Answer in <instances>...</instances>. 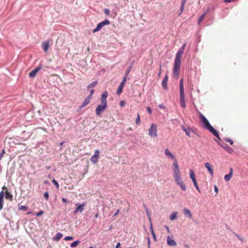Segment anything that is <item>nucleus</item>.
<instances>
[{"label": "nucleus", "mask_w": 248, "mask_h": 248, "mask_svg": "<svg viewBox=\"0 0 248 248\" xmlns=\"http://www.w3.org/2000/svg\"><path fill=\"white\" fill-rule=\"evenodd\" d=\"M44 211H41L38 212L37 213H36V216L37 217L41 216L44 214Z\"/></svg>", "instance_id": "nucleus-42"}, {"label": "nucleus", "mask_w": 248, "mask_h": 248, "mask_svg": "<svg viewBox=\"0 0 248 248\" xmlns=\"http://www.w3.org/2000/svg\"><path fill=\"white\" fill-rule=\"evenodd\" d=\"M204 166L205 168L207 169L208 171H209L211 175L213 176L214 170L213 168L211 167V164L209 162H206L204 164Z\"/></svg>", "instance_id": "nucleus-15"}, {"label": "nucleus", "mask_w": 248, "mask_h": 248, "mask_svg": "<svg viewBox=\"0 0 248 248\" xmlns=\"http://www.w3.org/2000/svg\"><path fill=\"white\" fill-rule=\"evenodd\" d=\"M152 234L153 235V238H154V240L155 241H156V235H155V234L154 231V230H152Z\"/></svg>", "instance_id": "nucleus-40"}, {"label": "nucleus", "mask_w": 248, "mask_h": 248, "mask_svg": "<svg viewBox=\"0 0 248 248\" xmlns=\"http://www.w3.org/2000/svg\"><path fill=\"white\" fill-rule=\"evenodd\" d=\"M218 144L221 147H222L223 148H224L228 153L232 154L233 152V150H232V148H231L230 147L228 146L227 145H226L225 144H222L219 142H218Z\"/></svg>", "instance_id": "nucleus-11"}, {"label": "nucleus", "mask_w": 248, "mask_h": 248, "mask_svg": "<svg viewBox=\"0 0 248 248\" xmlns=\"http://www.w3.org/2000/svg\"><path fill=\"white\" fill-rule=\"evenodd\" d=\"M3 189H6V187L5 186H3L2 188Z\"/></svg>", "instance_id": "nucleus-62"}, {"label": "nucleus", "mask_w": 248, "mask_h": 248, "mask_svg": "<svg viewBox=\"0 0 248 248\" xmlns=\"http://www.w3.org/2000/svg\"><path fill=\"white\" fill-rule=\"evenodd\" d=\"M108 96V92L107 91H105L102 94L101 98L107 99V98Z\"/></svg>", "instance_id": "nucleus-29"}, {"label": "nucleus", "mask_w": 248, "mask_h": 248, "mask_svg": "<svg viewBox=\"0 0 248 248\" xmlns=\"http://www.w3.org/2000/svg\"><path fill=\"white\" fill-rule=\"evenodd\" d=\"M186 43H184L181 48L178 50L177 52L176 57L175 58L174 66L173 68V77L175 79H178L179 78V75L180 74V66H181V60L182 57V55L184 53V50L186 46Z\"/></svg>", "instance_id": "nucleus-2"}, {"label": "nucleus", "mask_w": 248, "mask_h": 248, "mask_svg": "<svg viewBox=\"0 0 248 248\" xmlns=\"http://www.w3.org/2000/svg\"><path fill=\"white\" fill-rule=\"evenodd\" d=\"M205 16H206V14H203L199 18L198 21V24H200L202 21V20H203V19L205 17Z\"/></svg>", "instance_id": "nucleus-28"}, {"label": "nucleus", "mask_w": 248, "mask_h": 248, "mask_svg": "<svg viewBox=\"0 0 248 248\" xmlns=\"http://www.w3.org/2000/svg\"><path fill=\"white\" fill-rule=\"evenodd\" d=\"M184 7H185V4H181V13H180L179 15H181L183 11H184Z\"/></svg>", "instance_id": "nucleus-45"}, {"label": "nucleus", "mask_w": 248, "mask_h": 248, "mask_svg": "<svg viewBox=\"0 0 248 248\" xmlns=\"http://www.w3.org/2000/svg\"><path fill=\"white\" fill-rule=\"evenodd\" d=\"M91 99L92 98H91V96H88L85 98V99L84 100V101H83L82 104L81 105V106H80V108H83L85 107V106H86L87 105H88L89 104V103L90 102Z\"/></svg>", "instance_id": "nucleus-14"}, {"label": "nucleus", "mask_w": 248, "mask_h": 248, "mask_svg": "<svg viewBox=\"0 0 248 248\" xmlns=\"http://www.w3.org/2000/svg\"><path fill=\"white\" fill-rule=\"evenodd\" d=\"M160 74H161V68H160V71L158 73V76H159L160 75Z\"/></svg>", "instance_id": "nucleus-61"}, {"label": "nucleus", "mask_w": 248, "mask_h": 248, "mask_svg": "<svg viewBox=\"0 0 248 248\" xmlns=\"http://www.w3.org/2000/svg\"><path fill=\"white\" fill-rule=\"evenodd\" d=\"M224 140H225L226 141L229 142V143H230V144H231V145H232V144H233V141H232L231 139H229V138H225V139H224Z\"/></svg>", "instance_id": "nucleus-33"}, {"label": "nucleus", "mask_w": 248, "mask_h": 248, "mask_svg": "<svg viewBox=\"0 0 248 248\" xmlns=\"http://www.w3.org/2000/svg\"><path fill=\"white\" fill-rule=\"evenodd\" d=\"M189 176L193 182L196 181L195 173L193 170H189Z\"/></svg>", "instance_id": "nucleus-18"}, {"label": "nucleus", "mask_w": 248, "mask_h": 248, "mask_svg": "<svg viewBox=\"0 0 248 248\" xmlns=\"http://www.w3.org/2000/svg\"><path fill=\"white\" fill-rule=\"evenodd\" d=\"M104 13H105V14L106 15H109V13H110L109 10H108V9H105L104 10Z\"/></svg>", "instance_id": "nucleus-44"}, {"label": "nucleus", "mask_w": 248, "mask_h": 248, "mask_svg": "<svg viewBox=\"0 0 248 248\" xmlns=\"http://www.w3.org/2000/svg\"><path fill=\"white\" fill-rule=\"evenodd\" d=\"M149 135L151 138H156L157 137V125L155 124H152L149 129Z\"/></svg>", "instance_id": "nucleus-4"}, {"label": "nucleus", "mask_w": 248, "mask_h": 248, "mask_svg": "<svg viewBox=\"0 0 248 248\" xmlns=\"http://www.w3.org/2000/svg\"><path fill=\"white\" fill-rule=\"evenodd\" d=\"M120 212V210H117V211L115 213V214H114V216H117Z\"/></svg>", "instance_id": "nucleus-53"}, {"label": "nucleus", "mask_w": 248, "mask_h": 248, "mask_svg": "<svg viewBox=\"0 0 248 248\" xmlns=\"http://www.w3.org/2000/svg\"><path fill=\"white\" fill-rule=\"evenodd\" d=\"M131 70V67H129L125 72V76L124 77H126L129 75L130 72Z\"/></svg>", "instance_id": "nucleus-39"}, {"label": "nucleus", "mask_w": 248, "mask_h": 248, "mask_svg": "<svg viewBox=\"0 0 248 248\" xmlns=\"http://www.w3.org/2000/svg\"><path fill=\"white\" fill-rule=\"evenodd\" d=\"M147 110L150 114L152 113V110L149 107L147 108Z\"/></svg>", "instance_id": "nucleus-50"}, {"label": "nucleus", "mask_w": 248, "mask_h": 248, "mask_svg": "<svg viewBox=\"0 0 248 248\" xmlns=\"http://www.w3.org/2000/svg\"><path fill=\"white\" fill-rule=\"evenodd\" d=\"M97 84V81H94V82H92V83L90 84L88 86L87 88H88V89H90L91 88L94 87L96 86Z\"/></svg>", "instance_id": "nucleus-27"}, {"label": "nucleus", "mask_w": 248, "mask_h": 248, "mask_svg": "<svg viewBox=\"0 0 248 248\" xmlns=\"http://www.w3.org/2000/svg\"><path fill=\"white\" fill-rule=\"evenodd\" d=\"M168 80V77L167 75H166L164 79L162 80V86H163L164 89L165 90L168 89V86H167Z\"/></svg>", "instance_id": "nucleus-16"}, {"label": "nucleus", "mask_w": 248, "mask_h": 248, "mask_svg": "<svg viewBox=\"0 0 248 248\" xmlns=\"http://www.w3.org/2000/svg\"><path fill=\"white\" fill-rule=\"evenodd\" d=\"M233 170L232 168H230V172L228 174L225 175L224 180L226 182H229L232 176Z\"/></svg>", "instance_id": "nucleus-17"}, {"label": "nucleus", "mask_w": 248, "mask_h": 248, "mask_svg": "<svg viewBox=\"0 0 248 248\" xmlns=\"http://www.w3.org/2000/svg\"><path fill=\"white\" fill-rule=\"evenodd\" d=\"M109 24L110 21L108 20H105L104 21L99 23L97 25L96 28L93 30V32H95L99 31L103 27H104L105 25H109Z\"/></svg>", "instance_id": "nucleus-5"}, {"label": "nucleus", "mask_w": 248, "mask_h": 248, "mask_svg": "<svg viewBox=\"0 0 248 248\" xmlns=\"http://www.w3.org/2000/svg\"><path fill=\"white\" fill-rule=\"evenodd\" d=\"M140 115L139 113L137 114V118L136 120V124L137 125L140 124Z\"/></svg>", "instance_id": "nucleus-31"}, {"label": "nucleus", "mask_w": 248, "mask_h": 248, "mask_svg": "<svg viewBox=\"0 0 248 248\" xmlns=\"http://www.w3.org/2000/svg\"><path fill=\"white\" fill-rule=\"evenodd\" d=\"M44 197L46 199V201H47L48 200V197H49L48 193L47 192H46L44 193Z\"/></svg>", "instance_id": "nucleus-37"}, {"label": "nucleus", "mask_w": 248, "mask_h": 248, "mask_svg": "<svg viewBox=\"0 0 248 248\" xmlns=\"http://www.w3.org/2000/svg\"><path fill=\"white\" fill-rule=\"evenodd\" d=\"M3 199H0V210H1L3 208Z\"/></svg>", "instance_id": "nucleus-35"}, {"label": "nucleus", "mask_w": 248, "mask_h": 248, "mask_svg": "<svg viewBox=\"0 0 248 248\" xmlns=\"http://www.w3.org/2000/svg\"><path fill=\"white\" fill-rule=\"evenodd\" d=\"M186 0H182V4H185V3L186 2Z\"/></svg>", "instance_id": "nucleus-59"}, {"label": "nucleus", "mask_w": 248, "mask_h": 248, "mask_svg": "<svg viewBox=\"0 0 248 248\" xmlns=\"http://www.w3.org/2000/svg\"><path fill=\"white\" fill-rule=\"evenodd\" d=\"M150 229L151 232H152V230H153V226H152V223H151V224H150Z\"/></svg>", "instance_id": "nucleus-56"}, {"label": "nucleus", "mask_w": 248, "mask_h": 248, "mask_svg": "<svg viewBox=\"0 0 248 248\" xmlns=\"http://www.w3.org/2000/svg\"><path fill=\"white\" fill-rule=\"evenodd\" d=\"M86 203L84 202L81 204H76L77 207L76 208L74 211V214H76L78 213H82L84 210V207Z\"/></svg>", "instance_id": "nucleus-6"}, {"label": "nucleus", "mask_w": 248, "mask_h": 248, "mask_svg": "<svg viewBox=\"0 0 248 248\" xmlns=\"http://www.w3.org/2000/svg\"><path fill=\"white\" fill-rule=\"evenodd\" d=\"M126 80H127L126 78L124 77V78L123 79L121 83L119 85L118 88L117 89V94L119 95L122 93L123 88L125 85V83Z\"/></svg>", "instance_id": "nucleus-7"}, {"label": "nucleus", "mask_w": 248, "mask_h": 248, "mask_svg": "<svg viewBox=\"0 0 248 248\" xmlns=\"http://www.w3.org/2000/svg\"><path fill=\"white\" fill-rule=\"evenodd\" d=\"M73 238L72 236H66L64 237V240L65 241L72 240Z\"/></svg>", "instance_id": "nucleus-38"}, {"label": "nucleus", "mask_w": 248, "mask_h": 248, "mask_svg": "<svg viewBox=\"0 0 248 248\" xmlns=\"http://www.w3.org/2000/svg\"><path fill=\"white\" fill-rule=\"evenodd\" d=\"M62 236H63V235L62 233H61L60 232H58L56 234L55 236H54L53 237V239L54 241H58L60 240L62 238Z\"/></svg>", "instance_id": "nucleus-20"}, {"label": "nucleus", "mask_w": 248, "mask_h": 248, "mask_svg": "<svg viewBox=\"0 0 248 248\" xmlns=\"http://www.w3.org/2000/svg\"><path fill=\"white\" fill-rule=\"evenodd\" d=\"M165 155L169 158L174 160V162L172 164L173 177L176 184L179 186L180 188L183 190H186V187L183 181L182 177L180 173L179 166L177 162V159L174 155L169 151L168 149L165 150Z\"/></svg>", "instance_id": "nucleus-1"}, {"label": "nucleus", "mask_w": 248, "mask_h": 248, "mask_svg": "<svg viewBox=\"0 0 248 248\" xmlns=\"http://www.w3.org/2000/svg\"><path fill=\"white\" fill-rule=\"evenodd\" d=\"M148 248H150V240L149 238L148 239Z\"/></svg>", "instance_id": "nucleus-52"}, {"label": "nucleus", "mask_w": 248, "mask_h": 248, "mask_svg": "<svg viewBox=\"0 0 248 248\" xmlns=\"http://www.w3.org/2000/svg\"><path fill=\"white\" fill-rule=\"evenodd\" d=\"M148 218L149 221L150 222V224L152 223V220H151V216H148Z\"/></svg>", "instance_id": "nucleus-55"}, {"label": "nucleus", "mask_w": 248, "mask_h": 248, "mask_svg": "<svg viewBox=\"0 0 248 248\" xmlns=\"http://www.w3.org/2000/svg\"><path fill=\"white\" fill-rule=\"evenodd\" d=\"M125 104V102L124 100L120 101V105L121 107H123Z\"/></svg>", "instance_id": "nucleus-46"}, {"label": "nucleus", "mask_w": 248, "mask_h": 248, "mask_svg": "<svg viewBox=\"0 0 248 248\" xmlns=\"http://www.w3.org/2000/svg\"><path fill=\"white\" fill-rule=\"evenodd\" d=\"M87 51H90V48H89V47H88L87 48Z\"/></svg>", "instance_id": "nucleus-63"}, {"label": "nucleus", "mask_w": 248, "mask_h": 248, "mask_svg": "<svg viewBox=\"0 0 248 248\" xmlns=\"http://www.w3.org/2000/svg\"><path fill=\"white\" fill-rule=\"evenodd\" d=\"M184 93L183 85V79L181 78L180 81V93Z\"/></svg>", "instance_id": "nucleus-23"}, {"label": "nucleus", "mask_w": 248, "mask_h": 248, "mask_svg": "<svg viewBox=\"0 0 248 248\" xmlns=\"http://www.w3.org/2000/svg\"><path fill=\"white\" fill-rule=\"evenodd\" d=\"M41 69V67H38L35 68L34 70H33L29 74V77L30 78H34L36 74Z\"/></svg>", "instance_id": "nucleus-13"}, {"label": "nucleus", "mask_w": 248, "mask_h": 248, "mask_svg": "<svg viewBox=\"0 0 248 248\" xmlns=\"http://www.w3.org/2000/svg\"><path fill=\"white\" fill-rule=\"evenodd\" d=\"M101 105H102L103 106H105L107 107V99H104V98H101Z\"/></svg>", "instance_id": "nucleus-30"}, {"label": "nucleus", "mask_w": 248, "mask_h": 248, "mask_svg": "<svg viewBox=\"0 0 248 248\" xmlns=\"http://www.w3.org/2000/svg\"><path fill=\"white\" fill-rule=\"evenodd\" d=\"M94 90L93 89H92L90 90V94H89V96H91V98H92V95L93 94V93H94Z\"/></svg>", "instance_id": "nucleus-47"}, {"label": "nucleus", "mask_w": 248, "mask_h": 248, "mask_svg": "<svg viewBox=\"0 0 248 248\" xmlns=\"http://www.w3.org/2000/svg\"><path fill=\"white\" fill-rule=\"evenodd\" d=\"M107 107L102 105H100L97 107L95 109L96 114L97 116H100L101 112L103 111Z\"/></svg>", "instance_id": "nucleus-9"}, {"label": "nucleus", "mask_w": 248, "mask_h": 248, "mask_svg": "<svg viewBox=\"0 0 248 248\" xmlns=\"http://www.w3.org/2000/svg\"><path fill=\"white\" fill-rule=\"evenodd\" d=\"M80 243V241L79 240H77L74 241L70 244V247L71 248H75L77 247Z\"/></svg>", "instance_id": "nucleus-25"}, {"label": "nucleus", "mask_w": 248, "mask_h": 248, "mask_svg": "<svg viewBox=\"0 0 248 248\" xmlns=\"http://www.w3.org/2000/svg\"><path fill=\"white\" fill-rule=\"evenodd\" d=\"M121 244L120 243H118L117 245H116V248H119Z\"/></svg>", "instance_id": "nucleus-57"}, {"label": "nucleus", "mask_w": 248, "mask_h": 248, "mask_svg": "<svg viewBox=\"0 0 248 248\" xmlns=\"http://www.w3.org/2000/svg\"><path fill=\"white\" fill-rule=\"evenodd\" d=\"M4 194L5 195V192L3 191H1L0 193V199H3Z\"/></svg>", "instance_id": "nucleus-41"}, {"label": "nucleus", "mask_w": 248, "mask_h": 248, "mask_svg": "<svg viewBox=\"0 0 248 248\" xmlns=\"http://www.w3.org/2000/svg\"><path fill=\"white\" fill-rule=\"evenodd\" d=\"M180 101L181 106L183 108H186V104L185 100V93H180Z\"/></svg>", "instance_id": "nucleus-10"}, {"label": "nucleus", "mask_w": 248, "mask_h": 248, "mask_svg": "<svg viewBox=\"0 0 248 248\" xmlns=\"http://www.w3.org/2000/svg\"><path fill=\"white\" fill-rule=\"evenodd\" d=\"M200 118L203 124L204 127L208 130L219 140H220L218 132L211 125L207 119L202 113L200 114Z\"/></svg>", "instance_id": "nucleus-3"}, {"label": "nucleus", "mask_w": 248, "mask_h": 248, "mask_svg": "<svg viewBox=\"0 0 248 248\" xmlns=\"http://www.w3.org/2000/svg\"><path fill=\"white\" fill-rule=\"evenodd\" d=\"M214 190L216 193H218V189L217 186L216 185L214 186Z\"/></svg>", "instance_id": "nucleus-49"}, {"label": "nucleus", "mask_w": 248, "mask_h": 248, "mask_svg": "<svg viewBox=\"0 0 248 248\" xmlns=\"http://www.w3.org/2000/svg\"><path fill=\"white\" fill-rule=\"evenodd\" d=\"M182 129L186 132V134L187 136H188L189 137H190L189 132L191 129L190 128H188V129L187 130L184 126H182Z\"/></svg>", "instance_id": "nucleus-26"}, {"label": "nucleus", "mask_w": 248, "mask_h": 248, "mask_svg": "<svg viewBox=\"0 0 248 248\" xmlns=\"http://www.w3.org/2000/svg\"><path fill=\"white\" fill-rule=\"evenodd\" d=\"M5 152L4 149H3L2 150L1 153L0 154V160H1L2 159V156H3V155L5 154Z\"/></svg>", "instance_id": "nucleus-43"}, {"label": "nucleus", "mask_w": 248, "mask_h": 248, "mask_svg": "<svg viewBox=\"0 0 248 248\" xmlns=\"http://www.w3.org/2000/svg\"><path fill=\"white\" fill-rule=\"evenodd\" d=\"M177 212L176 211H174L172 212L170 215V219L171 220H174L176 219L177 218Z\"/></svg>", "instance_id": "nucleus-21"}, {"label": "nucleus", "mask_w": 248, "mask_h": 248, "mask_svg": "<svg viewBox=\"0 0 248 248\" xmlns=\"http://www.w3.org/2000/svg\"><path fill=\"white\" fill-rule=\"evenodd\" d=\"M98 217H99V214L98 213L96 214L95 215V217L97 218Z\"/></svg>", "instance_id": "nucleus-60"}, {"label": "nucleus", "mask_w": 248, "mask_h": 248, "mask_svg": "<svg viewBox=\"0 0 248 248\" xmlns=\"http://www.w3.org/2000/svg\"><path fill=\"white\" fill-rule=\"evenodd\" d=\"M89 248H93V247H90Z\"/></svg>", "instance_id": "nucleus-64"}, {"label": "nucleus", "mask_w": 248, "mask_h": 248, "mask_svg": "<svg viewBox=\"0 0 248 248\" xmlns=\"http://www.w3.org/2000/svg\"><path fill=\"white\" fill-rule=\"evenodd\" d=\"M5 198L7 200H10V201H12L13 200L12 195L7 190L5 191Z\"/></svg>", "instance_id": "nucleus-22"}, {"label": "nucleus", "mask_w": 248, "mask_h": 248, "mask_svg": "<svg viewBox=\"0 0 248 248\" xmlns=\"http://www.w3.org/2000/svg\"><path fill=\"white\" fill-rule=\"evenodd\" d=\"M28 207L24 205H22L19 207V209L23 211H27L28 210Z\"/></svg>", "instance_id": "nucleus-32"}, {"label": "nucleus", "mask_w": 248, "mask_h": 248, "mask_svg": "<svg viewBox=\"0 0 248 248\" xmlns=\"http://www.w3.org/2000/svg\"><path fill=\"white\" fill-rule=\"evenodd\" d=\"M52 182L54 184V185L56 186V188H59V184L57 182V181H56L55 179H53L52 180Z\"/></svg>", "instance_id": "nucleus-34"}, {"label": "nucleus", "mask_w": 248, "mask_h": 248, "mask_svg": "<svg viewBox=\"0 0 248 248\" xmlns=\"http://www.w3.org/2000/svg\"><path fill=\"white\" fill-rule=\"evenodd\" d=\"M165 228L166 229L167 232H169V233H170V229L169 228V227L167 226H165Z\"/></svg>", "instance_id": "nucleus-51"}, {"label": "nucleus", "mask_w": 248, "mask_h": 248, "mask_svg": "<svg viewBox=\"0 0 248 248\" xmlns=\"http://www.w3.org/2000/svg\"><path fill=\"white\" fill-rule=\"evenodd\" d=\"M43 47L44 48V51L46 52L48 50V47H49V43L48 42L44 43L43 44Z\"/></svg>", "instance_id": "nucleus-24"}, {"label": "nucleus", "mask_w": 248, "mask_h": 248, "mask_svg": "<svg viewBox=\"0 0 248 248\" xmlns=\"http://www.w3.org/2000/svg\"><path fill=\"white\" fill-rule=\"evenodd\" d=\"M193 184H194V185L195 186V187L196 188V189L198 190V191H199V192H201V191H200V188H199V187L198 186V184H197V181H195V182H193Z\"/></svg>", "instance_id": "nucleus-36"}, {"label": "nucleus", "mask_w": 248, "mask_h": 248, "mask_svg": "<svg viewBox=\"0 0 248 248\" xmlns=\"http://www.w3.org/2000/svg\"><path fill=\"white\" fill-rule=\"evenodd\" d=\"M99 155V151L98 150L95 151L94 155L91 158V161L94 164H95L98 161V159Z\"/></svg>", "instance_id": "nucleus-8"}, {"label": "nucleus", "mask_w": 248, "mask_h": 248, "mask_svg": "<svg viewBox=\"0 0 248 248\" xmlns=\"http://www.w3.org/2000/svg\"><path fill=\"white\" fill-rule=\"evenodd\" d=\"M234 0H225L224 2H231L233 1Z\"/></svg>", "instance_id": "nucleus-54"}, {"label": "nucleus", "mask_w": 248, "mask_h": 248, "mask_svg": "<svg viewBox=\"0 0 248 248\" xmlns=\"http://www.w3.org/2000/svg\"><path fill=\"white\" fill-rule=\"evenodd\" d=\"M145 211H146V214H147L148 216H151V214H150V212L149 211V210H148L147 208H145Z\"/></svg>", "instance_id": "nucleus-48"}, {"label": "nucleus", "mask_w": 248, "mask_h": 248, "mask_svg": "<svg viewBox=\"0 0 248 248\" xmlns=\"http://www.w3.org/2000/svg\"><path fill=\"white\" fill-rule=\"evenodd\" d=\"M62 201L63 202H67V200L65 198H62Z\"/></svg>", "instance_id": "nucleus-58"}, {"label": "nucleus", "mask_w": 248, "mask_h": 248, "mask_svg": "<svg viewBox=\"0 0 248 248\" xmlns=\"http://www.w3.org/2000/svg\"><path fill=\"white\" fill-rule=\"evenodd\" d=\"M167 243L169 246L175 247L177 245L176 242L170 236L167 237Z\"/></svg>", "instance_id": "nucleus-12"}, {"label": "nucleus", "mask_w": 248, "mask_h": 248, "mask_svg": "<svg viewBox=\"0 0 248 248\" xmlns=\"http://www.w3.org/2000/svg\"><path fill=\"white\" fill-rule=\"evenodd\" d=\"M183 212L185 216H187L190 218L192 217V214L191 213V212L189 209L185 208L183 209Z\"/></svg>", "instance_id": "nucleus-19"}]
</instances>
